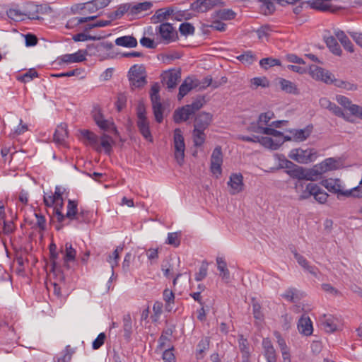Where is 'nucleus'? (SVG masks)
I'll list each match as a JSON object with an SVG mask.
<instances>
[{"mask_svg":"<svg viewBox=\"0 0 362 362\" xmlns=\"http://www.w3.org/2000/svg\"><path fill=\"white\" fill-rule=\"evenodd\" d=\"M212 120L213 115L209 112H201L196 115L192 131L194 146L200 147L204 144L206 138L204 131L210 126Z\"/></svg>","mask_w":362,"mask_h":362,"instance_id":"f257e3e1","label":"nucleus"},{"mask_svg":"<svg viewBox=\"0 0 362 362\" xmlns=\"http://www.w3.org/2000/svg\"><path fill=\"white\" fill-rule=\"evenodd\" d=\"M289 158L298 163L308 164L316 160L318 156L317 151L313 148L303 149L301 148L292 149Z\"/></svg>","mask_w":362,"mask_h":362,"instance_id":"f03ea898","label":"nucleus"},{"mask_svg":"<svg viewBox=\"0 0 362 362\" xmlns=\"http://www.w3.org/2000/svg\"><path fill=\"white\" fill-rule=\"evenodd\" d=\"M322 185L330 192L337 194V198L340 199V196L345 197H359V194H355V192H359V187H354L350 190H343L339 179H327L322 182Z\"/></svg>","mask_w":362,"mask_h":362,"instance_id":"7ed1b4c3","label":"nucleus"},{"mask_svg":"<svg viewBox=\"0 0 362 362\" xmlns=\"http://www.w3.org/2000/svg\"><path fill=\"white\" fill-rule=\"evenodd\" d=\"M160 86L158 83H154L151 88L150 98L152 103V108L155 119L158 123H161L163 119V112L164 107L160 102L159 95Z\"/></svg>","mask_w":362,"mask_h":362,"instance_id":"20e7f679","label":"nucleus"},{"mask_svg":"<svg viewBox=\"0 0 362 362\" xmlns=\"http://www.w3.org/2000/svg\"><path fill=\"white\" fill-rule=\"evenodd\" d=\"M129 80L132 86L141 88L146 83V76L145 75V67L143 65H134L129 71Z\"/></svg>","mask_w":362,"mask_h":362,"instance_id":"39448f33","label":"nucleus"},{"mask_svg":"<svg viewBox=\"0 0 362 362\" xmlns=\"http://www.w3.org/2000/svg\"><path fill=\"white\" fill-rule=\"evenodd\" d=\"M173 141L175 148V158L177 163L181 165L184 162L185 144L182 131L179 128H177L174 130Z\"/></svg>","mask_w":362,"mask_h":362,"instance_id":"423d86ee","label":"nucleus"},{"mask_svg":"<svg viewBox=\"0 0 362 362\" xmlns=\"http://www.w3.org/2000/svg\"><path fill=\"white\" fill-rule=\"evenodd\" d=\"M156 30H158L161 38L167 42L174 41L177 38V31L174 29L172 24L169 23H161L156 28Z\"/></svg>","mask_w":362,"mask_h":362,"instance_id":"0eeeda50","label":"nucleus"},{"mask_svg":"<svg viewBox=\"0 0 362 362\" xmlns=\"http://www.w3.org/2000/svg\"><path fill=\"white\" fill-rule=\"evenodd\" d=\"M78 209H77V202L69 199L68 205H67V212L66 215H64L59 209H56V215L57 216V221L59 222H62L65 218H68L71 220H79V216H77Z\"/></svg>","mask_w":362,"mask_h":362,"instance_id":"6e6552de","label":"nucleus"},{"mask_svg":"<svg viewBox=\"0 0 362 362\" xmlns=\"http://www.w3.org/2000/svg\"><path fill=\"white\" fill-rule=\"evenodd\" d=\"M308 72L310 76L316 80H321L326 83H329L332 81V74L328 71H326L316 65L312 64L309 66Z\"/></svg>","mask_w":362,"mask_h":362,"instance_id":"1a4fd4ad","label":"nucleus"},{"mask_svg":"<svg viewBox=\"0 0 362 362\" xmlns=\"http://www.w3.org/2000/svg\"><path fill=\"white\" fill-rule=\"evenodd\" d=\"M199 84L200 83L198 80H193L190 77L185 78L179 88L178 100H181L191 90L198 87Z\"/></svg>","mask_w":362,"mask_h":362,"instance_id":"9d476101","label":"nucleus"},{"mask_svg":"<svg viewBox=\"0 0 362 362\" xmlns=\"http://www.w3.org/2000/svg\"><path fill=\"white\" fill-rule=\"evenodd\" d=\"M228 185L230 187V193L231 194H235L240 192L243 189V177L242 174H232L230 176Z\"/></svg>","mask_w":362,"mask_h":362,"instance_id":"9b49d317","label":"nucleus"},{"mask_svg":"<svg viewBox=\"0 0 362 362\" xmlns=\"http://www.w3.org/2000/svg\"><path fill=\"white\" fill-rule=\"evenodd\" d=\"M193 115L194 113L190 110L189 106L186 105L175 110L173 120L176 124H180L182 122L188 120Z\"/></svg>","mask_w":362,"mask_h":362,"instance_id":"f8f14e48","label":"nucleus"},{"mask_svg":"<svg viewBox=\"0 0 362 362\" xmlns=\"http://www.w3.org/2000/svg\"><path fill=\"white\" fill-rule=\"evenodd\" d=\"M320 322L327 332L332 333L337 329V319L331 315H323Z\"/></svg>","mask_w":362,"mask_h":362,"instance_id":"ddd939ff","label":"nucleus"},{"mask_svg":"<svg viewBox=\"0 0 362 362\" xmlns=\"http://www.w3.org/2000/svg\"><path fill=\"white\" fill-rule=\"evenodd\" d=\"M180 75V72L177 71L165 72L163 75V83L167 86L168 88L173 89L177 86Z\"/></svg>","mask_w":362,"mask_h":362,"instance_id":"4468645a","label":"nucleus"},{"mask_svg":"<svg viewBox=\"0 0 362 362\" xmlns=\"http://www.w3.org/2000/svg\"><path fill=\"white\" fill-rule=\"evenodd\" d=\"M320 105L321 106V107L327 109L329 111H330L333 115L339 117L345 118V115L343 110L335 103L331 102L327 98H322L320 100Z\"/></svg>","mask_w":362,"mask_h":362,"instance_id":"2eb2a0df","label":"nucleus"},{"mask_svg":"<svg viewBox=\"0 0 362 362\" xmlns=\"http://www.w3.org/2000/svg\"><path fill=\"white\" fill-rule=\"evenodd\" d=\"M81 134L82 138L86 140V144L90 145L98 152L101 151L100 146L98 144L99 138L95 133L84 129L81 131Z\"/></svg>","mask_w":362,"mask_h":362,"instance_id":"dca6fc26","label":"nucleus"},{"mask_svg":"<svg viewBox=\"0 0 362 362\" xmlns=\"http://www.w3.org/2000/svg\"><path fill=\"white\" fill-rule=\"evenodd\" d=\"M175 13L174 7H167L163 8L158 9L155 14L152 16L151 20L153 23L163 22L168 20L170 16Z\"/></svg>","mask_w":362,"mask_h":362,"instance_id":"f3484780","label":"nucleus"},{"mask_svg":"<svg viewBox=\"0 0 362 362\" xmlns=\"http://www.w3.org/2000/svg\"><path fill=\"white\" fill-rule=\"evenodd\" d=\"M262 346L264 349V356L267 362H276V351L269 338H264L262 340Z\"/></svg>","mask_w":362,"mask_h":362,"instance_id":"a211bd4d","label":"nucleus"},{"mask_svg":"<svg viewBox=\"0 0 362 362\" xmlns=\"http://www.w3.org/2000/svg\"><path fill=\"white\" fill-rule=\"evenodd\" d=\"M215 4L211 0H196L191 4V9L198 12L204 13L213 8Z\"/></svg>","mask_w":362,"mask_h":362,"instance_id":"6ab92c4d","label":"nucleus"},{"mask_svg":"<svg viewBox=\"0 0 362 362\" xmlns=\"http://www.w3.org/2000/svg\"><path fill=\"white\" fill-rule=\"evenodd\" d=\"M298 331L305 335L310 336L313 333V325L312 322L309 317L302 316L298 322Z\"/></svg>","mask_w":362,"mask_h":362,"instance_id":"aec40b11","label":"nucleus"},{"mask_svg":"<svg viewBox=\"0 0 362 362\" xmlns=\"http://www.w3.org/2000/svg\"><path fill=\"white\" fill-rule=\"evenodd\" d=\"M86 59V52L83 49H79L74 54H64L61 57V60L64 63H78L84 62Z\"/></svg>","mask_w":362,"mask_h":362,"instance_id":"412c9836","label":"nucleus"},{"mask_svg":"<svg viewBox=\"0 0 362 362\" xmlns=\"http://www.w3.org/2000/svg\"><path fill=\"white\" fill-rule=\"evenodd\" d=\"M313 127L308 126L300 129H289L288 132L293 134L294 141L301 142L306 140L312 133Z\"/></svg>","mask_w":362,"mask_h":362,"instance_id":"4be33fe9","label":"nucleus"},{"mask_svg":"<svg viewBox=\"0 0 362 362\" xmlns=\"http://www.w3.org/2000/svg\"><path fill=\"white\" fill-rule=\"evenodd\" d=\"M66 124H61L57 126L55 132L54 134V141L59 145H64L65 144V139L68 136V132L66 129Z\"/></svg>","mask_w":362,"mask_h":362,"instance_id":"5701e85b","label":"nucleus"},{"mask_svg":"<svg viewBox=\"0 0 362 362\" xmlns=\"http://www.w3.org/2000/svg\"><path fill=\"white\" fill-rule=\"evenodd\" d=\"M24 17L30 20L39 19L38 5L28 2L24 5Z\"/></svg>","mask_w":362,"mask_h":362,"instance_id":"b1692460","label":"nucleus"},{"mask_svg":"<svg viewBox=\"0 0 362 362\" xmlns=\"http://www.w3.org/2000/svg\"><path fill=\"white\" fill-rule=\"evenodd\" d=\"M295 259L297 262L306 271L315 276H317V268L314 266L309 264L308 260L301 255L298 254L296 251L293 252Z\"/></svg>","mask_w":362,"mask_h":362,"instance_id":"393cba45","label":"nucleus"},{"mask_svg":"<svg viewBox=\"0 0 362 362\" xmlns=\"http://www.w3.org/2000/svg\"><path fill=\"white\" fill-rule=\"evenodd\" d=\"M115 44L117 46L133 48L137 46V40L136 39L131 35H125L122 37H117L115 40Z\"/></svg>","mask_w":362,"mask_h":362,"instance_id":"a878e982","label":"nucleus"},{"mask_svg":"<svg viewBox=\"0 0 362 362\" xmlns=\"http://www.w3.org/2000/svg\"><path fill=\"white\" fill-rule=\"evenodd\" d=\"M334 34L345 49H346L348 52L351 53L354 52V45L349 39V37L346 35L344 31L336 30L334 32Z\"/></svg>","mask_w":362,"mask_h":362,"instance_id":"bb28decb","label":"nucleus"},{"mask_svg":"<svg viewBox=\"0 0 362 362\" xmlns=\"http://www.w3.org/2000/svg\"><path fill=\"white\" fill-rule=\"evenodd\" d=\"M137 127L141 135L148 141L153 142V136L149 129L148 119L137 121Z\"/></svg>","mask_w":362,"mask_h":362,"instance_id":"cd10ccee","label":"nucleus"},{"mask_svg":"<svg viewBox=\"0 0 362 362\" xmlns=\"http://www.w3.org/2000/svg\"><path fill=\"white\" fill-rule=\"evenodd\" d=\"M216 263L218 269L220 271V276L226 282H228L230 279V272L227 268V263L223 257H217Z\"/></svg>","mask_w":362,"mask_h":362,"instance_id":"c85d7f7f","label":"nucleus"},{"mask_svg":"<svg viewBox=\"0 0 362 362\" xmlns=\"http://www.w3.org/2000/svg\"><path fill=\"white\" fill-rule=\"evenodd\" d=\"M153 4L151 1H144L138 3L135 5L131 4L130 15L136 16L140 14L143 11H148L151 8Z\"/></svg>","mask_w":362,"mask_h":362,"instance_id":"c756f323","label":"nucleus"},{"mask_svg":"<svg viewBox=\"0 0 362 362\" xmlns=\"http://www.w3.org/2000/svg\"><path fill=\"white\" fill-rule=\"evenodd\" d=\"M258 143H260L262 145L267 148H269L273 150H276L279 148L281 145L284 144L283 140H276L274 141L270 137H259V141Z\"/></svg>","mask_w":362,"mask_h":362,"instance_id":"7c9ffc66","label":"nucleus"},{"mask_svg":"<svg viewBox=\"0 0 362 362\" xmlns=\"http://www.w3.org/2000/svg\"><path fill=\"white\" fill-rule=\"evenodd\" d=\"M251 301L254 318L259 322H262L264 320V315L262 310V305L257 301L255 298H252Z\"/></svg>","mask_w":362,"mask_h":362,"instance_id":"2f4dec72","label":"nucleus"},{"mask_svg":"<svg viewBox=\"0 0 362 362\" xmlns=\"http://www.w3.org/2000/svg\"><path fill=\"white\" fill-rule=\"evenodd\" d=\"M313 196L316 201L320 204H323L327 201L328 194L322 190L317 185L314 184V187L311 188Z\"/></svg>","mask_w":362,"mask_h":362,"instance_id":"473e14b6","label":"nucleus"},{"mask_svg":"<svg viewBox=\"0 0 362 362\" xmlns=\"http://www.w3.org/2000/svg\"><path fill=\"white\" fill-rule=\"evenodd\" d=\"M97 18V16H87V17H81V18H72L69 19L66 23V27L67 28H73L75 26H77L81 23H87L90 21H93Z\"/></svg>","mask_w":362,"mask_h":362,"instance_id":"72a5a7b5","label":"nucleus"},{"mask_svg":"<svg viewBox=\"0 0 362 362\" xmlns=\"http://www.w3.org/2000/svg\"><path fill=\"white\" fill-rule=\"evenodd\" d=\"M115 144V141L111 136L106 134H103L100 137V148H104L105 152L110 155L112 151V145Z\"/></svg>","mask_w":362,"mask_h":362,"instance_id":"f704fd0d","label":"nucleus"},{"mask_svg":"<svg viewBox=\"0 0 362 362\" xmlns=\"http://www.w3.org/2000/svg\"><path fill=\"white\" fill-rule=\"evenodd\" d=\"M325 42L329 50L335 55L340 56L341 54V49L337 40L333 36H329L326 38Z\"/></svg>","mask_w":362,"mask_h":362,"instance_id":"c9c22d12","label":"nucleus"},{"mask_svg":"<svg viewBox=\"0 0 362 362\" xmlns=\"http://www.w3.org/2000/svg\"><path fill=\"white\" fill-rule=\"evenodd\" d=\"M281 89L287 93H298L296 86L291 81L284 78H279Z\"/></svg>","mask_w":362,"mask_h":362,"instance_id":"e433bc0d","label":"nucleus"},{"mask_svg":"<svg viewBox=\"0 0 362 362\" xmlns=\"http://www.w3.org/2000/svg\"><path fill=\"white\" fill-rule=\"evenodd\" d=\"M322 174V172L320 169L319 165H315L313 168L305 169V180H315L320 175Z\"/></svg>","mask_w":362,"mask_h":362,"instance_id":"4c0bfd02","label":"nucleus"},{"mask_svg":"<svg viewBox=\"0 0 362 362\" xmlns=\"http://www.w3.org/2000/svg\"><path fill=\"white\" fill-rule=\"evenodd\" d=\"M65 255L64 257V266L69 269V265L68 264V262L74 261L76 257V251L75 249L72 247L71 244L70 243H66L65 245Z\"/></svg>","mask_w":362,"mask_h":362,"instance_id":"58836bf2","label":"nucleus"},{"mask_svg":"<svg viewBox=\"0 0 362 362\" xmlns=\"http://www.w3.org/2000/svg\"><path fill=\"white\" fill-rule=\"evenodd\" d=\"M322 173L337 168V160L333 158H329L318 164Z\"/></svg>","mask_w":362,"mask_h":362,"instance_id":"ea45409f","label":"nucleus"},{"mask_svg":"<svg viewBox=\"0 0 362 362\" xmlns=\"http://www.w3.org/2000/svg\"><path fill=\"white\" fill-rule=\"evenodd\" d=\"M286 173L292 178L298 180H305V168L302 166H296L292 170H286Z\"/></svg>","mask_w":362,"mask_h":362,"instance_id":"a19ab883","label":"nucleus"},{"mask_svg":"<svg viewBox=\"0 0 362 362\" xmlns=\"http://www.w3.org/2000/svg\"><path fill=\"white\" fill-rule=\"evenodd\" d=\"M98 9H96V6L93 4V1H90L85 4H81L75 5L71 8V11L76 13L78 11H88L90 13H94Z\"/></svg>","mask_w":362,"mask_h":362,"instance_id":"79ce46f5","label":"nucleus"},{"mask_svg":"<svg viewBox=\"0 0 362 362\" xmlns=\"http://www.w3.org/2000/svg\"><path fill=\"white\" fill-rule=\"evenodd\" d=\"M123 329L124 332V338L129 339L132 332V319L129 314H127L123 317Z\"/></svg>","mask_w":362,"mask_h":362,"instance_id":"37998d69","label":"nucleus"},{"mask_svg":"<svg viewBox=\"0 0 362 362\" xmlns=\"http://www.w3.org/2000/svg\"><path fill=\"white\" fill-rule=\"evenodd\" d=\"M173 333V328H167L164 329L162 332L161 336L158 339V348L160 349H165V341H170V337L172 336Z\"/></svg>","mask_w":362,"mask_h":362,"instance_id":"c03bdc74","label":"nucleus"},{"mask_svg":"<svg viewBox=\"0 0 362 362\" xmlns=\"http://www.w3.org/2000/svg\"><path fill=\"white\" fill-rule=\"evenodd\" d=\"M255 132L262 133L266 135H271L278 138L283 136V133H281V132L276 130L273 128L263 127L262 126H258L257 130H255Z\"/></svg>","mask_w":362,"mask_h":362,"instance_id":"a18cd8bd","label":"nucleus"},{"mask_svg":"<svg viewBox=\"0 0 362 362\" xmlns=\"http://www.w3.org/2000/svg\"><path fill=\"white\" fill-rule=\"evenodd\" d=\"M330 83H333L337 87L344 88L348 90H355L357 89L356 85L340 79H332V81Z\"/></svg>","mask_w":362,"mask_h":362,"instance_id":"49530a36","label":"nucleus"},{"mask_svg":"<svg viewBox=\"0 0 362 362\" xmlns=\"http://www.w3.org/2000/svg\"><path fill=\"white\" fill-rule=\"evenodd\" d=\"M259 64L264 69H268L269 67L280 66L281 62L279 59L268 57L262 59L259 62Z\"/></svg>","mask_w":362,"mask_h":362,"instance_id":"de8ad7c7","label":"nucleus"},{"mask_svg":"<svg viewBox=\"0 0 362 362\" xmlns=\"http://www.w3.org/2000/svg\"><path fill=\"white\" fill-rule=\"evenodd\" d=\"M165 243L178 247L180 244V233L177 232L168 233Z\"/></svg>","mask_w":362,"mask_h":362,"instance_id":"09e8293b","label":"nucleus"},{"mask_svg":"<svg viewBox=\"0 0 362 362\" xmlns=\"http://www.w3.org/2000/svg\"><path fill=\"white\" fill-rule=\"evenodd\" d=\"M179 31L182 35H192L194 33L195 28L189 23H182L180 25Z\"/></svg>","mask_w":362,"mask_h":362,"instance_id":"8fccbe9b","label":"nucleus"},{"mask_svg":"<svg viewBox=\"0 0 362 362\" xmlns=\"http://www.w3.org/2000/svg\"><path fill=\"white\" fill-rule=\"evenodd\" d=\"M273 31L272 26L269 25H264L257 30V34L259 39L262 40L264 37L268 38L270 33Z\"/></svg>","mask_w":362,"mask_h":362,"instance_id":"3c124183","label":"nucleus"},{"mask_svg":"<svg viewBox=\"0 0 362 362\" xmlns=\"http://www.w3.org/2000/svg\"><path fill=\"white\" fill-rule=\"evenodd\" d=\"M205 103L204 96L199 95L195 100L190 105H188L190 110L195 114V112L199 110Z\"/></svg>","mask_w":362,"mask_h":362,"instance_id":"603ef678","label":"nucleus"},{"mask_svg":"<svg viewBox=\"0 0 362 362\" xmlns=\"http://www.w3.org/2000/svg\"><path fill=\"white\" fill-rule=\"evenodd\" d=\"M102 38H103L102 36H99V37L93 36V35H86V34H85L83 33H78V34L74 35L73 36V40L75 42L86 41V40H100Z\"/></svg>","mask_w":362,"mask_h":362,"instance_id":"864d4df0","label":"nucleus"},{"mask_svg":"<svg viewBox=\"0 0 362 362\" xmlns=\"http://www.w3.org/2000/svg\"><path fill=\"white\" fill-rule=\"evenodd\" d=\"M211 163H217L222 164L223 155L221 146H218L214 149L212 155L211 156Z\"/></svg>","mask_w":362,"mask_h":362,"instance_id":"5fc2aeb1","label":"nucleus"},{"mask_svg":"<svg viewBox=\"0 0 362 362\" xmlns=\"http://www.w3.org/2000/svg\"><path fill=\"white\" fill-rule=\"evenodd\" d=\"M7 16L14 21H21L23 20V12L19 9L10 8L7 11Z\"/></svg>","mask_w":362,"mask_h":362,"instance_id":"6e6d98bb","label":"nucleus"},{"mask_svg":"<svg viewBox=\"0 0 362 362\" xmlns=\"http://www.w3.org/2000/svg\"><path fill=\"white\" fill-rule=\"evenodd\" d=\"M24 40L26 47H33L38 43L37 37L30 33L24 34Z\"/></svg>","mask_w":362,"mask_h":362,"instance_id":"4d7b16f0","label":"nucleus"},{"mask_svg":"<svg viewBox=\"0 0 362 362\" xmlns=\"http://www.w3.org/2000/svg\"><path fill=\"white\" fill-rule=\"evenodd\" d=\"M97 47V44H90L87 45V48L83 49L86 52V56H100L102 54V52L99 50Z\"/></svg>","mask_w":362,"mask_h":362,"instance_id":"13d9d810","label":"nucleus"},{"mask_svg":"<svg viewBox=\"0 0 362 362\" xmlns=\"http://www.w3.org/2000/svg\"><path fill=\"white\" fill-rule=\"evenodd\" d=\"M336 100L339 104L349 111L351 110V107L354 105L352 104L351 101L347 97L344 95H337Z\"/></svg>","mask_w":362,"mask_h":362,"instance_id":"bf43d9fd","label":"nucleus"},{"mask_svg":"<svg viewBox=\"0 0 362 362\" xmlns=\"http://www.w3.org/2000/svg\"><path fill=\"white\" fill-rule=\"evenodd\" d=\"M49 253L52 269H55L57 267L56 260L58 257V253L57 252V246L54 243H51L49 245Z\"/></svg>","mask_w":362,"mask_h":362,"instance_id":"052dcab7","label":"nucleus"},{"mask_svg":"<svg viewBox=\"0 0 362 362\" xmlns=\"http://www.w3.org/2000/svg\"><path fill=\"white\" fill-rule=\"evenodd\" d=\"M210 340L209 337H204L200 340L197 345V353L202 354L209 348Z\"/></svg>","mask_w":362,"mask_h":362,"instance_id":"680f3d73","label":"nucleus"},{"mask_svg":"<svg viewBox=\"0 0 362 362\" xmlns=\"http://www.w3.org/2000/svg\"><path fill=\"white\" fill-rule=\"evenodd\" d=\"M106 339V335L105 333L102 332L98 334L97 338L93 341L92 347L94 350H97L100 349L105 342Z\"/></svg>","mask_w":362,"mask_h":362,"instance_id":"e2e57ef3","label":"nucleus"},{"mask_svg":"<svg viewBox=\"0 0 362 362\" xmlns=\"http://www.w3.org/2000/svg\"><path fill=\"white\" fill-rule=\"evenodd\" d=\"M130 8H131V4H121L117 10L115 11V15L117 16L118 18H120L122 16H124V13L129 12V14L130 15Z\"/></svg>","mask_w":362,"mask_h":362,"instance_id":"0e129e2a","label":"nucleus"},{"mask_svg":"<svg viewBox=\"0 0 362 362\" xmlns=\"http://www.w3.org/2000/svg\"><path fill=\"white\" fill-rule=\"evenodd\" d=\"M163 299L167 304L166 309L170 311V309H169L168 307L171 303L174 302L175 299V296L173 291L169 289H165L163 291Z\"/></svg>","mask_w":362,"mask_h":362,"instance_id":"69168bd1","label":"nucleus"},{"mask_svg":"<svg viewBox=\"0 0 362 362\" xmlns=\"http://www.w3.org/2000/svg\"><path fill=\"white\" fill-rule=\"evenodd\" d=\"M218 17L223 20H231L235 17V13L230 9H223L218 12Z\"/></svg>","mask_w":362,"mask_h":362,"instance_id":"338daca9","label":"nucleus"},{"mask_svg":"<svg viewBox=\"0 0 362 362\" xmlns=\"http://www.w3.org/2000/svg\"><path fill=\"white\" fill-rule=\"evenodd\" d=\"M238 59L243 62L247 63L248 64H251L255 59V56L252 54L251 52H247L240 56L238 57Z\"/></svg>","mask_w":362,"mask_h":362,"instance_id":"774afa93","label":"nucleus"}]
</instances>
